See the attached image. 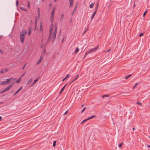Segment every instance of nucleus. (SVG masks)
I'll return each mask as SVG.
<instances>
[{
	"label": "nucleus",
	"instance_id": "nucleus-36",
	"mask_svg": "<svg viewBox=\"0 0 150 150\" xmlns=\"http://www.w3.org/2000/svg\"><path fill=\"white\" fill-rule=\"evenodd\" d=\"M68 112V110H67L64 113V115H66Z\"/></svg>",
	"mask_w": 150,
	"mask_h": 150
},
{
	"label": "nucleus",
	"instance_id": "nucleus-16",
	"mask_svg": "<svg viewBox=\"0 0 150 150\" xmlns=\"http://www.w3.org/2000/svg\"><path fill=\"white\" fill-rule=\"evenodd\" d=\"M38 79H36L34 81V82L33 83L32 85H31V86H32L34 85L35 83L38 81Z\"/></svg>",
	"mask_w": 150,
	"mask_h": 150
},
{
	"label": "nucleus",
	"instance_id": "nucleus-30",
	"mask_svg": "<svg viewBox=\"0 0 150 150\" xmlns=\"http://www.w3.org/2000/svg\"><path fill=\"white\" fill-rule=\"evenodd\" d=\"M108 96H109V95H105L103 96H102V97L103 98H104L105 97H108Z\"/></svg>",
	"mask_w": 150,
	"mask_h": 150
},
{
	"label": "nucleus",
	"instance_id": "nucleus-24",
	"mask_svg": "<svg viewBox=\"0 0 150 150\" xmlns=\"http://www.w3.org/2000/svg\"><path fill=\"white\" fill-rule=\"evenodd\" d=\"M21 77H20L18 79V80L16 81V83H19L21 81Z\"/></svg>",
	"mask_w": 150,
	"mask_h": 150
},
{
	"label": "nucleus",
	"instance_id": "nucleus-29",
	"mask_svg": "<svg viewBox=\"0 0 150 150\" xmlns=\"http://www.w3.org/2000/svg\"><path fill=\"white\" fill-rule=\"evenodd\" d=\"M37 25V22L36 21H35V29L36 28V26Z\"/></svg>",
	"mask_w": 150,
	"mask_h": 150
},
{
	"label": "nucleus",
	"instance_id": "nucleus-9",
	"mask_svg": "<svg viewBox=\"0 0 150 150\" xmlns=\"http://www.w3.org/2000/svg\"><path fill=\"white\" fill-rule=\"evenodd\" d=\"M79 76V75H78L76 76L74 78V79L72 80V81L69 84H71L72 83V82H74V81L76 80L78 78Z\"/></svg>",
	"mask_w": 150,
	"mask_h": 150
},
{
	"label": "nucleus",
	"instance_id": "nucleus-41",
	"mask_svg": "<svg viewBox=\"0 0 150 150\" xmlns=\"http://www.w3.org/2000/svg\"><path fill=\"white\" fill-rule=\"evenodd\" d=\"M137 104L140 105H141L142 104L139 102H138L137 103Z\"/></svg>",
	"mask_w": 150,
	"mask_h": 150
},
{
	"label": "nucleus",
	"instance_id": "nucleus-6",
	"mask_svg": "<svg viewBox=\"0 0 150 150\" xmlns=\"http://www.w3.org/2000/svg\"><path fill=\"white\" fill-rule=\"evenodd\" d=\"M11 86H9L6 88L1 93H0L1 94L9 90L10 89Z\"/></svg>",
	"mask_w": 150,
	"mask_h": 150
},
{
	"label": "nucleus",
	"instance_id": "nucleus-25",
	"mask_svg": "<svg viewBox=\"0 0 150 150\" xmlns=\"http://www.w3.org/2000/svg\"><path fill=\"white\" fill-rule=\"evenodd\" d=\"M67 85V84H66L62 89L61 90V91H63L66 85Z\"/></svg>",
	"mask_w": 150,
	"mask_h": 150
},
{
	"label": "nucleus",
	"instance_id": "nucleus-43",
	"mask_svg": "<svg viewBox=\"0 0 150 150\" xmlns=\"http://www.w3.org/2000/svg\"><path fill=\"white\" fill-rule=\"evenodd\" d=\"M91 51L92 52L96 50H95V48H94L93 49H91Z\"/></svg>",
	"mask_w": 150,
	"mask_h": 150
},
{
	"label": "nucleus",
	"instance_id": "nucleus-49",
	"mask_svg": "<svg viewBox=\"0 0 150 150\" xmlns=\"http://www.w3.org/2000/svg\"><path fill=\"white\" fill-rule=\"evenodd\" d=\"M25 74V73H24V74H23L22 75H21V76L20 77L21 78V77H23V76Z\"/></svg>",
	"mask_w": 150,
	"mask_h": 150
},
{
	"label": "nucleus",
	"instance_id": "nucleus-21",
	"mask_svg": "<svg viewBox=\"0 0 150 150\" xmlns=\"http://www.w3.org/2000/svg\"><path fill=\"white\" fill-rule=\"evenodd\" d=\"M20 9H21V10H23V11H26V10L25 9V8L23 7H21L20 8Z\"/></svg>",
	"mask_w": 150,
	"mask_h": 150
},
{
	"label": "nucleus",
	"instance_id": "nucleus-40",
	"mask_svg": "<svg viewBox=\"0 0 150 150\" xmlns=\"http://www.w3.org/2000/svg\"><path fill=\"white\" fill-rule=\"evenodd\" d=\"M86 121H87V120L86 119H85L81 123V124H82L83 123V122H84Z\"/></svg>",
	"mask_w": 150,
	"mask_h": 150
},
{
	"label": "nucleus",
	"instance_id": "nucleus-50",
	"mask_svg": "<svg viewBox=\"0 0 150 150\" xmlns=\"http://www.w3.org/2000/svg\"><path fill=\"white\" fill-rule=\"evenodd\" d=\"M3 37V36L0 35V39H1Z\"/></svg>",
	"mask_w": 150,
	"mask_h": 150
},
{
	"label": "nucleus",
	"instance_id": "nucleus-18",
	"mask_svg": "<svg viewBox=\"0 0 150 150\" xmlns=\"http://www.w3.org/2000/svg\"><path fill=\"white\" fill-rule=\"evenodd\" d=\"M32 80H33V79L32 78L30 79L29 80V81H28V82L27 83V84L30 85V83H31V82L32 81Z\"/></svg>",
	"mask_w": 150,
	"mask_h": 150
},
{
	"label": "nucleus",
	"instance_id": "nucleus-39",
	"mask_svg": "<svg viewBox=\"0 0 150 150\" xmlns=\"http://www.w3.org/2000/svg\"><path fill=\"white\" fill-rule=\"evenodd\" d=\"M99 46L98 45H97L95 48V50H96L98 49L99 47Z\"/></svg>",
	"mask_w": 150,
	"mask_h": 150
},
{
	"label": "nucleus",
	"instance_id": "nucleus-13",
	"mask_svg": "<svg viewBox=\"0 0 150 150\" xmlns=\"http://www.w3.org/2000/svg\"><path fill=\"white\" fill-rule=\"evenodd\" d=\"M70 4L69 5V7H71L73 5V0H69Z\"/></svg>",
	"mask_w": 150,
	"mask_h": 150
},
{
	"label": "nucleus",
	"instance_id": "nucleus-64",
	"mask_svg": "<svg viewBox=\"0 0 150 150\" xmlns=\"http://www.w3.org/2000/svg\"><path fill=\"white\" fill-rule=\"evenodd\" d=\"M132 129L133 130H135V128H132Z\"/></svg>",
	"mask_w": 150,
	"mask_h": 150
},
{
	"label": "nucleus",
	"instance_id": "nucleus-46",
	"mask_svg": "<svg viewBox=\"0 0 150 150\" xmlns=\"http://www.w3.org/2000/svg\"><path fill=\"white\" fill-rule=\"evenodd\" d=\"M138 83H136L135 85L133 86V88H134L135 87H136V86L137 85Z\"/></svg>",
	"mask_w": 150,
	"mask_h": 150
},
{
	"label": "nucleus",
	"instance_id": "nucleus-14",
	"mask_svg": "<svg viewBox=\"0 0 150 150\" xmlns=\"http://www.w3.org/2000/svg\"><path fill=\"white\" fill-rule=\"evenodd\" d=\"M70 4L69 5V7H71L73 5V0H69Z\"/></svg>",
	"mask_w": 150,
	"mask_h": 150
},
{
	"label": "nucleus",
	"instance_id": "nucleus-11",
	"mask_svg": "<svg viewBox=\"0 0 150 150\" xmlns=\"http://www.w3.org/2000/svg\"><path fill=\"white\" fill-rule=\"evenodd\" d=\"M77 7V5H76L75 6V8H74V10L73 11L72 14H71V15L72 16L74 15V13L75 12V11H76V10Z\"/></svg>",
	"mask_w": 150,
	"mask_h": 150
},
{
	"label": "nucleus",
	"instance_id": "nucleus-62",
	"mask_svg": "<svg viewBox=\"0 0 150 150\" xmlns=\"http://www.w3.org/2000/svg\"><path fill=\"white\" fill-rule=\"evenodd\" d=\"M1 119H2V117H1V116H0V121L1 120Z\"/></svg>",
	"mask_w": 150,
	"mask_h": 150
},
{
	"label": "nucleus",
	"instance_id": "nucleus-48",
	"mask_svg": "<svg viewBox=\"0 0 150 150\" xmlns=\"http://www.w3.org/2000/svg\"><path fill=\"white\" fill-rule=\"evenodd\" d=\"M69 74H68L67 75L66 77H65V79H67L69 76Z\"/></svg>",
	"mask_w": 150,
	"mask_h": 150
},
{
	"label": "nucleus",
	"instance_id": "nucleus-17",
	"mask_svg": "<svg viewBox=\"0 0 150 150\" xmlns=\"http://www.w3.org/2000/svg\"><path fill=\"white\" fill-rule=\"evenodd\" d=\"M96 13V12H94L92 14V16L91 17V20H92L93 19V17L94 16H95Z\"/></svg>",
	"mask_w": 150,
	"mask_h": 150
},
{
	"label": "nucleus",
	"instance_id": "nucleus-27",
	"mask_svg": "<svg viewBox=\"0 0 150 150\" xmlns=\"http://www.w3.org/2000/svg\"><path fill=\"white\" fill-rule=\"evenodd\" d=\"M56 141H55L53 143V146H54L56 145Z\"/></svg>",
	"mask_w": 150,
	"mask_h": 150
},
{
	"label": "nucleus",
	"instance_id": "nucleus-42",
	"mask_svg": "<svg viewBox=\"0 0 150 150\" xmlns=\"http://www.w3.org/2000/svg\"><path fill=\"white\" fill-rule=\"evenodd\" d=\"M96 117V115H92V116L91 117V119H92L94 117Z\"/></svg>",
	"mask_w": 150,
	"mask_h": 150
},
{
	"label": "nucleus",
	"instance_id": "nucleus-34",
	"mask_svg": "<svg viewBox=\"0 0 150 150\" xmlns=\"http://www.w3.org/2000/svg\"><path fill=\"white\" fill-rule=\"evenodd\" d=\"M18 0H17L16 1V5L17 7L18 6Z\"/></svg>",
	"mask_w": 150,
	"mask_h": 150
},
{
	"label": "nucleus",
	"instance_id": "nucleus-45",
	"mask_svg": "<svg viewBox=\"0 0 150 150\" xmlns=\"http://www.w3.org/2000/svg\"><path fill=\"white\" fill-rule=\"evenodd\" d=\"M138 83H136L135 85L133 86V88H134L135 87H136V86L137 85Z\"/></svg>",
	"mask_w": 150,
	"mask_h": 150
},
{
	"label": "nucleus",
	"instance_id": "nucleus-47",
	"mask_svg": "<svg viewBox=\"0 0 150 150\" xmlns=\"http://www.w3.org/2000/svg\"><path fill=\"white\" fill-rule=\"evenodd\" d=\"M138 83H136L135 85L133 86V88H134L135 87H136V86L137 85Z\"/></svg>",
	"mask_w": 150,
	"mask_h": 150
},
{
	"label": "nucleus",
	"instance_id": "nucleus-60",
	"mask_svg": "<svg viewBox=\"0 0 150 150\" xmlns=\"http://www.w3.org/2000/svg\"><path fill=\"white\" fill-rule=\"evenodd\" d=\"M62 92V91L61 90L60 92L59 93V94H60Z\"/></svg>",
	"mask_w": 150,
	"mask_h": 150
},
{
	"label": "nucleus",
	"instance_id": "nucleus-4",
	"mask_svg": "<svg viewBox=\"0 0 150 150\" xmlns=\"http://www.w3.org/2000/svg\"><path fill=\"white\" fill-rule=\"evenodd\" d=\"M57 28L56 25L55 27L54 31L53 34V41L55 39L56 37V35L57 33Z\"/></svg>",
	"mask_w": 150,
	"mask_h": 150
},
{
	"label": "nucleus",
	"instance_id": "nucleus-23",
	"mask_svg": "<svg viewBox=\"0 0 150 150\" xmlns=\"http://www.w3.org/2000/svg\"><path fill=\"white\" fill-rule=\"evenodd\" d=\"M64 14H62L61 17V18H60L61 20H63V19L64 18Z\"/></svg>",
	"mask_w": 150,
	"mask_h": 150
},
{
	"label": "nucleus",
	"instance_id": "nucleus-12",
	"mask_svg": "<svg viewBox=\"0 0 150 150\" xmlns=\"http://www.w3.org/2000/svg\"><path fill=\"white\" fill-rule=\"evenodd\" d=\"M31 30H32L31 28L30 27H29L28 28V36L30 35L31 33Z\"/></svg>",
	"mask_w": 150,
	"mask_h": 150
},
{
	"label": "nucleus",
	"instance_id": "nucleus-54",
	"mask_svg": "<svg viewBox=\"0 0 150 150\" xmlns=\"http://www.w3.org/2000/svg\"><path fill=\"white\" fill-rule=\"evenodd\" d=\"M131 74H129L128 76H127V77H128V78H129V77H131Z\"/></svg>",
	"mask_w": 150,
	"mask_h": 150
},
{
	"label": "nucleus",
	"instance_id": "nucleus-63",
	"mask_svg": "<svg viewBox=\"0 0 150 150\" xmlns=\"http://www.w3.org/2000/svg\"><path fill=\"white\" fill-rule=\"evenodd\" d=\"M65 79V78L64 79H63L62 81H64L65 79Z\"/></svg>",
	"mask_w": 150,
	"mask_h": 150
},
{
	"label": "nucleus",
	"instance_id": "nucleus-37",
	"mask_svg": "<svg viewBox=\"0 0 150 150\" xmlns=\"http://www.w3.org/2000/svg\"><path fill=\"white\" fill-rule=\"evenodd\" d=\"M147 11L146 10L144 12V13L143 14V16H144L146 14V13H147Z\"/></svg>",
	"mask_w": 150,
	"mask_h": 150
},
{
	"label": "nucleus",
	"instance_id": "nucleus-28",
	"mask_svg": "<svg viewBox=\"0 0 150 150\" xmlns=\"http://www.w3.org/2000/svg\"><path fill=\"white\" fill-rule=\"evenodd\" d=\"M98 7H97V6H96V7L95 8V10H94V12H96H96H97V10L98 8Z\"/></svg>",
	"mask_w": 150,
	"mask_h": 150
},
{
	"label": "nucleus",
	"instance_id": "nucleus-38",
	"mask_svg": "<svg viewBox=\"0 0 150 150\" xmlns=\"http://www.w3.org/2000/svg\"><path fill=\"white\" fill-rule=\"evenodd\" d=\"M28 8H29L30 7V2L29 1H28Z\"/></svg>",
	"mask_w": 150,
	"mask_h": 150
},
{
	"label": "nucleus",
	"instance_id": "nucleus-59",
	"mask_svg": "<svg viewBox=\"0 0 150 150\" xmlns=\"http://www.w3.org/2000/svg\"><path fill=\"white\" fill-rule=\"evenodd\" d=\"M98 5H99L98 3H97V5H96V6L97 7H98Z\"/></svg>",
	"mask_w": 150,
	"mask_h": 150
},
{
	"label": "nucleus",
	"instance_id": "nucleus-32",
	"mask_svg": "<svg viewBox=\"0 0 150 150\" xmlns=\"http://www.w3.org/2000/svg\"><path fill=\"white\" fill-rule=\"evenodd\" d=\"M86 108V107H84V108H83V110H82V111L81 112V113H82L85 110V109Z\"/></svg>",
	"mask_w": 150,
	"mask_h": 150
},
{
	"label": "nucleus",
	"instance_id": "nucleus-61",
	"mask_svg": "<svg viewBox=\"0 0 150 150\" xmlns=\"http://www.w3.org/2000/svg\"><path fill=\"white\" fill-rule=\"evenodd\" d=\"M147 146L148 147H150V145H147Z\"/></svg>",
	"mask_w": 150,
	"mask_h": 150
},
{
	"label": "nucleus",
	"instance_id": "nucleus-31",
	"mask_svg": "<svg viewBox=\"0 0 150 150\" xmlns=\"http://www.w3.org/2000/svg\"><path fill=\"white\" fill-rule=\"evenodd\" d=\"M123 144V143L120 144L118 146L119 147H121L122 146V145Z\"/></svg>",
	"mask_w": 150,
	"mask_h": 150
},
{
	"label": "nucleus",
	"instance_id": "nucleus-5",
	"mask_svg": "<svg viewBox=\"0 0 150 150\" xmlns=\"http://www.w3.org/2000/svg\"><path fill=\"white\" fill-rule=\"evenodd\" d=\"M53 25L52 24L51 25L50 28V36H51L52 35V32L53 30Z\"/></svg>",
	"mask_w": 150,
	"mask_h": 150
},
{
	"label": "nucleus",
	"instance_id": "nucleus-3",
	"mask_svg": "<svg viewBox=\"0 0 150 150\" xmlns=\"http://www.w3.org/2000/svg\"><path fill=\"white\" fill-rule=\"evenodd\" d=\"M55 10V8H53V9H52V10L51 13L50 21H51V23H52L54 21V13Z\"/></svg>",
	"mask_w": 150,
	"mask_h": 150
},
{
	"label": "nucleus",
	"instance_id": "nucleus-53",
	"mask_svg": "<svg viewBox=\"0 0 150 150\" xmlns=\"http://www.w3.org/2000/svg\"><path fill=\"white\" fill-rule=\"evenodd\" d=\"M90 119H91V117H89L88 119H87L86 120H88Z\"/></svg>",
	"mask_w": 150,
	"mask_h": 150
},
{
	"label": "nucleus",
	"instance_id": "nucleus-8",
	"mask_svg": "<svg viewBox=\"0 0 150 150\" xmlns=\"http://www.w3.org/2000/svg\"><path fill=\"white\" fill-rule=\"evenodd\" d=\"M8 71V69H3L1 71H0V73L1 74L2 73H5L6 72H7Z\"/></svg>",
	"mask_w": 150,
	"mask_h": 150
},
{
	"label": "nucleus",
	"instance_id": "nucleus-51",
	"mask_svg": "<svg viewBox=\"0 0 150 150\" xmlns=\"http://www.w3.org/2000/svg\"><path fill=\"white\" fill-rule=\"evenodd\" d=\"M22 87H21L18 90V91L19 92L21 89Z\"/></svg>",
	"mask_w": 150,
	"mask_h": 150
},
{
	"label": "nucleus",
	"instance_id": "nucleus-1",
	"mask_svg": "<svg viewBox=\"0 0 150 150\" xmlns=\"http://www.w3.org/2000/svg\"><path fill=\"white\" fill-rule=\"evenodd\" d=\"M27 31L26 30H23L20 33V41L22 43L24 42V40L25 39V35L27 34Z\"/></svg>",
	"mask_w": 150,
	"mask_h": 150
},
{
	"label": "nucleus",
	"instance_id": "nucleus-10",
	"mask_svg": "<svg viewBox=\"0 0 150 150\" xmlns=\"http://www.w3.org/2000/svg\"><path fill=\"white\" fill-rule=\"evenodd\" d=\"M92 52L91 51V50H88V51L86 52L85 53V56L84 57H83V59H84L85 57H86V55L88 54L89 53H90L91 52Z\"/></svg>",
	"mask_w": 150,
	"mask_h": 150
},
{
	"label": "nucleus",
	"instance_id": "nucleus-22",
	"mask_svg": "<svg viewBox=\"0 0 150 150\" xmlns=\"http://www.w3.org/2000/svg\"><path fill=\"white\" fill-rule=\"evenodd\" d=\"M40 30H41L42 27V22L41 21L40 23Z\"/></svg>",
	"mask_w": 150,
	"mask_h": 150
},
{
	"label": "nucleus",
	"instance_id": "nucleus-56",
	"mask_svg": "<svg viewBox=\"0 0 150 150\" xmlns=\"http://www.w3.org/2000/svg\"><path fill=\"white\" fill-rule=\"evenodd\" d=\"M43 47V45H41V48H42Z\"/></svg>",
	"mask_w": 150,
	"mask_h": 150
},
{
	"label": "nucleus",
	"instance_id": "nucleus-58",
	"mask_svg": "<svg viewBox=\"0 0 150 150\" xmlns=\"http://www.w3.org/2000/svg\"><path fill=\"white\" fill-rule=\"evenodd\" d=\"M110 49L109 50H107V51H106V52H109V51H110Z\"/></svg>",
	"mask_w": 150,
	"mask_h": 150
},
{
	"label": "nucleus",
	"instance_id": "nucleus-44",
	"mask_svg": "<svg viewBox=\"0 0 150 150\" xmlns=\"http://www.w3.org/2000/svg\"><path fill=\"white\" fill-rule=\"evenodd\" d=\"M26 64H25L24 66V67H23V68H22V69H23H23H24V68H25V66H26Z\"/></svg>",
	"mask_w": 150,
	"mask_h": 150
},
{
	"label": "nucleus",
	"instance_id": "nucleus-7",
	"mask_svg": "<svg viewBox=\"0 0 150 150\" xmlns=\"http://www.w3.org/2000/svg\"><path fill=\"white\" fill-rule=\"evenodd\" d=\"M43 58V57L42 56H40L39 60L36 63L37 65H38L40 63L41 61L42 60Z\"/></svg>",
	"mask_w": 150,
	"mask_h": 150
},
{
	"label": "nucleus",
	"instance_id": "nucleus-35",
	"mask_svg": "<svg viewBox=\"0 0 150 150\" xmlns=\"http://www.w3.org/2000/svg\"><path fill=\"white\" fill-rule=\"evenodd\" d=\"M51 40V36H50V35L49 36V38L48 39L47 41H50Z\"/></svg>",
	"mask_w": 150,
	"mask_h": 150
},
{
	"label": "nucleus",
	"instance_id": "nucleus-19",
	"mask_svg": "<svg viewBox=\"0 0 150 150\" xmlns=\"http://www.w3.org/2000/svg\"><path fill=\"white\" fill-rule=\"evenodd\" d=\"M94 3H92L91 4H90V8H93V6H94Z\"/></svg>",
	"mask_w": 150,
	"mask_h": 150
},
{
	"label": "nucleus",
	"instance_id": "nucleus-15",
	"mask_svg": "<svg viewBox=\"0 0 150 150\" xmlns=\"http://www.w3.org/2000/svg\"><path fill=\"white\" fill-rule=\"evenodd\" d=\"M38 16L39 17H40V9L39 8V7L38 8Z\"/></svg>",
	"mask_w": 150,
	"mask_h": 150
},
{
	"label": "nucleus",
	"instance_id": "nucleus-26",
	"mask_svg": "<svg viewBox=\"0 0 150 150\" xmlns=\"http://www.w3.org/2000/svg\"><path fill=\"white\" fill-rule=\"evenodd\" d=\"M87 30H88V28H87V29L85 30L83 32V34H82V35H83L85 33H86V31H87Z\"/></svg>",
	"mask_w": 150,
	"mask_h": 150
},
{
	"label": "nucleus",
	"instance_id": "nucleus-52",
	"mask_svg": "<svg viewBox=\"0 0 150 150\" xmlns=\"http://www.w3.org/2000/svg\"><path fill=\"white\" fill-rule=\"evenodd\" d=\"M19 92L18 91L16 92L15 94H14V95H15L16 94Z\"/></svg>",
	"mask_w": 150,
	"mask_h": 150
},
{
	"label": "nucleus",
	"instance_id": "nucleus-2",
	"mask_svg": "<svg viewBox=\"0 0 150 150\" xmlns=\"http://www.w3.org/2000/svg\"><path fill=\"white\" fill-rule=\"evenodd\" d=\"M12 80L11 82H15V81L16 80V78H13V77H11L9 79H6V81H1V84L2 85H5L6 84L8 83L9 81H11Z\"/></svg>",
	"mask_w": 150,
	"mask_h": 150
},
{
	"label": "nucleus",
	"instance_id": "nucleus-57",
	"mask_svg": "<svg viewBox=\"0 0 150 150\" xmlns=\"http://www.w3.org/2000/svg\"><path fill=\"white\" fill-rule=\"evenodd\" d=\"M125 79H127L128 78V77H127V76H126L125 77Z\"/></svg>",
	"mask_w": 150,
	"mask_h": 150
},
{
	"label": "nucleus",
	"instance_id": "nucleus-20",
	"mask_svg": "<svg viewBox=\"0 0 150 150\" xmlns=\"http://www.w3.org/2000/svg\"><path fill=\"white\" fill-rule=\"evenodd\" d=\"M79 49L78 47H77L76 49L74 51V53L75 54L77 53L79 51Z\"/></svg>",
	"mask_w": 150,
	"mask_h": 150
},
{
	"label": "nucleus",
	"instance_id": "nucleus-33",
	"mask_svg": "<svg viewBox=\"0 0 150 150\" xmlns=\"http://www.w3.org/2000/svg\"><path fill=\"white\" fill-rule=\"evenodd\" d=\"M143 34H144V33H141L139 35V36L140 37H141L143 35Z\"/></svg>",
	"mask_w": 150,
	"mask_h": 150
},
{
	"label": "nucleus",
	"instance_id": "nucleus-55",
	"mask_svg": "<svg viewBox=\"0 0 150 150\" xmlns=\"http://www.w3.org/2000/svg\"><path fill=\"white\" fill-rule=\"evenodd\" d=\"M131 74H129L128 76H127V77H128V78H129V77H131Z\"/></svg>",
	"mask_w": 150,
	"mask_h": 150
}]
</instances>
